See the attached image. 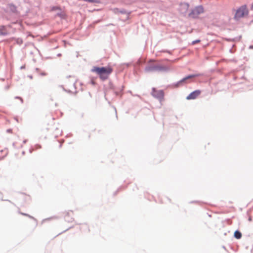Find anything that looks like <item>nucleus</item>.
<instances>
[{"mask_svg":"<svg viewBox=\"0 0 253 253\" xmlns=\"http://www.w3.org/2000/svg\"><path fill=\"white\" fill-rule=\"evenodd\" d=\"M91 72L96 73L101 80L104 81L109 78L110 75L113 72V69L110 66L103 67H93L91 69Z\"/></svg>","mask_w":253,"mask_h":253,"instance_id":"1","label":"nucleus"},{"mask_svg":"<svg viewBox=\"0 0 253 253\" xmlns=\"http://www.w3.org/2000/svg\"><path fill=\"white\" fill-rule=\"evenodd\" d=\"M249 13L248 9L246 5H244L239 7L236 11L235 15V18L240 19Z\"/></svg>","mask_w":253,"mask_h":253,"instance_id":"2","label":"nucleus"},{"mask_svg":"<svg viewBox=\"0 0 253 253\" xmlns=\"http://www.w3.org/2000/svg\"><path fill=\"white\" fill-rule=\"evenodd\" d=\"M152 95L155 98H158L160 101L164 100V92L162 90H157L156 88L152 89Z\"/></svg>","mask_w":253,"mask_h":253,"instance_id":"3","label":"nucleus"},{"mask_svg":"<svg viewBox=\"0 0 253 253\" xmlns=\"http://www.w3.org/2000/svg\"><path fill=\"white\" fill-rule=\"evenodd\" d=\"M204 12V9L202 6H199L194 8L192 11L189 14V16L192 17H195L200 13Z\"/></svg>","mask_w":253,"mask_h":253,"instance_id":"4","label":"nucleus"},{"mask_svg":"<svg viewBox=\"0 0 253 253\" xmlns=\"http://www.w3.org/2000/svg\"><path fill=\"white\" fill-rule=\"evenodd\" d=\"M167 68L164 66H155L152 67H147L146 68V70L147 72L151 71H164L167 70Z\"/></svg>","mask_w":253,"mask_h":253,"instance_id":"5","label":"nucleus"},{"mask_svg":"<svg viewBox=\"0 0 253 253\" xmlns=\"http://www.w3.org/2000/svg\"><path fill=\"white\" fill-rule=\"evenodd\" d=\"M201 92L200 90H195L187 96L186 99L187 100L195 99L201 94Z\"/></svg>","mask_w":253,"mask_h":253,"instance_id":"6","label":"nucleus"},{"mask_svg":"<svg viewBox=\"0 0 253 253\" xmlns=\"http://www.w3.org/2000/svg\"><path fill=\"white\" fill-rule=\"evenodd\" d=\"M199 76H200V74L191 75L188 76L186 77L185 78H183L182 80H181L180 82H185L186 80H187L188 79H191L192 78H194V77H198Z\"/></svg>","mask_w":253,"mask_h":253,"instance_id":"7","label":"nucleus"},{"mask_svg":"<svg viewBox=\"0 0 253 253\" xmlns=\"http://www.w3.org/2000/svg\"><path fill=\"white\" fill-rule=\"evenodd\" d=\"M234 236L235 238H236L237 239H240L242 237V234L240 232L237 230L234 232Z\"/></svg>","mask_w":253,"mask_h":253,"instance_id":"8","label":"nucleus"},{"mask_svg":"<svg viewBox=\"0 0 253 253\" xmlns=\"http://www.w3.org/2000/svg\"><path fill=\"white\" fill-rule=\"evenodd\" d=\"M200 42V40H199L194 41L192 42V44H195L199 42Z\"/></svg>","mask_w":253,"mask_h":253,"instance_id":"9","label":"nucleus"},{"mask_svg":"<svg viewBox=\"0 0 253 253\" xmlns=\"http://www.w3.org/2000/svg\"><path fill=\"white\" fill-rule=\"evenodd\" d=\"M23 196H24V197H26L28 198V199L29 200H30V199H31V198H30V196H29V195H24Z\"/></svg>","mask_w":253,"mask_h":253,"instance_id":"10","label":"nucleus"},{"mask_svg":"<svg viewBox=\"0 0 253 253\" xmlns=\"http://www.w3.org/2000/svg\"><path fill=\"white\" fill-rule=\"evenodd\" d=\"M16 98L19 99L22 102H23V100L21 98H20V97H16Z\"/></svg>","mask_w":253,"mask_h":253,"instance_id":"11","label":"nucleus"},{"mask_svg":"<svg viewBox=\"0 0 253 253\" xmlns=\"http://www.w3.org/2000/svg\"><path fill=\"white\" fill-rule=\"evenodd\" d=\"M251 9H253V4L252 5Z\"/></svg>","mask_w":253,"mask_h":253,"instance_id":"12","label":"nucleus"}]
</instances>
